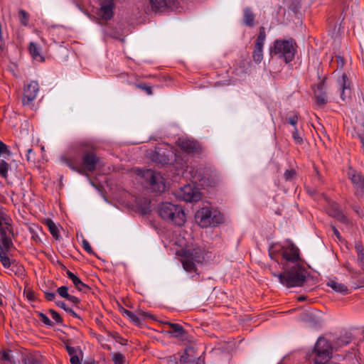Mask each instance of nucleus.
<instances>
[{
  "label": "nucleus",
  "instance_id": "f257e3e1",
  "mask_svg": "<svg viewBox=\"0 0 364 364\" xmlns=\"http://www.w3.org/2000/svg\"><path fill=\"white\" fill-rule=\"evenodd\" d=\"M282 269V273L274 274V276L278 277L280 283L288 288L302 286L309 275L303 263L284 267Z\"/></svg>",
  "mask_w": 364,
  "mask_h": 364
},
{
  "label": "nucleus",
  "instance_id": "f03ea898",
  "mask_svg": "<svg viewBox=\"0 0 364 364\" xmlns=\"http://www.w3.org/2000/svg\"><path fill=\"white\" fill-rule=\"evenodd\" d=\"M281 255L282 267L303 263L300 257L299 249L293 243L282 246L278 252L272 249L269 250V256L272 259L278 262V255Z\"/></svg>",
  "mask_w": 364,
  "mask_h": 364
},
{
  "label": "nucleus",
  "instance_id": "7ed1b4c3",
  "mask_svg": "<svg viewBox=\"0 0 364 364\" xmlns=\"http://www.w3.org/2000/svg\"><path fill=\"white\" fill-rule=\"evenodd\" d=\"M160 217L172 224L182 226L186 222V215L181 206L171 203H163L159 208Z\"/></svg>",
  "mask_w": 364,
  "mask_h": 364
},
{
  "label": "nucleus",
  "instance_id": "20e7f679",
  "mask_svg": "<svg viewBox=\"0 0 364 364\" xmlns=\"http://www.w3.org/2000/svg\"><path fill=\"white\" fill-rule=\"evenodd\" d=\"M137 176L144 180L145 184L149 188L156 193H163L166 189L164 179L160 173L151 169L142 170L135 169Z\"/></svg>",
  "mask_w": 364,
  "mask_h": 364
},
{
  "label": "nucleus",
  "instance_id": "39448f33",
  "mask_svg": "<svg viewBox=\"0 0 364 364\" xmlns=\"http://www.w3.org/2000/svg\"><path fill=\"white\" fill-rule=\"evenodd\" d=\"M295 53L296 43L293 39L275 40L273 47L270 49L272 55H277L287 63L293 60Z\"/></svg>",
  "mask_w": 364,
  "mask_h": 364
},
{
  "label": "nucleus",
  "instance_id": "423d86ee",
  "mask_svg": "<svg viewBox=\"0 0 364 364\" xmlns=\"http://www.w3.org/2000/svg\"><path fill=\"white\" fill-rule=\"evenodd\" d=\"M61 160L71 169L81 174H83L86 171H93L98 162V159L93 152H87L84 154L82 156V166L70 158L62 157Z\"/></svg>",
  "mask_w": 364,
  "mask_h": 364
},
{
  "label": "nucleus",
  "instance_id": "0eeeda50",
  "mask_svg": "<svg viewBox=\"0 0 364 364\" xmlns=\"http://www.w3.org/2000/svg\"><path fill=\"white\" fill-rule=\"evenodd\" d=\"M204 259L203 252L200 247H195L183 251L181 262L183 269L189 273L196 272V263H201Z\"/></svg>",
  "mask_w": 364,
  "mask_h": 364
},
{
  "label": "nucleus",
  "instance_id": "6e6552de",
  "mask_svg": "<svg viewBox=\"0 0 364 364\" xmlns=\"http://www.w3.org/2000/svg\"><path fill=\"white\" fill-rule=\"evenodd\" d=\"M332 346L324 338H319L312 352V359L316 364H326L331 358Z\"/></svg>",
  "mask_w": 364,
  "mask_h": 364
},
{
  "label": "nucleus",
  "instance_id": "1a4fd4ad",
  "mask_svg": "<svg viewBox=\"0 0 364 364\" xmlns=\"http://www.w3.org/2000/svg\"><path fill=\"white\" fill-rule=\"evenodd\" d=\"M177 197L186 202L198 201L201 198L198 190L189 184L180 188L177 193Z\"/></svg>",
  "mask_w": 364,
  "mask_h": 364
},
{
  "label": "nucleus",
  "instance_id": "9d476101",
  "mask_svg": "<svg viewBox=\"0 0 364 364\" xmlns=\"http://www.w3.org/2000/svg\"><path fill=\"white\" fill-rule=\"evenodd\" d=\"M176 144L188 154H199L203 151L202 146L198 141L187 138H179Z\"/></svg>",
  "mask_w": 364,
  "mask_h": 364
},
{
  "label": "nucleus",
  "instance_id": "9b49d317",
  "mask_svg": "<svg viewBox=\"0 0 364 364\" xmlns=\"http://www.w3.org/2000/svg\"><path fill=\"white\" fill-rule=\"evenodd\" d=\"M348 177L350 180L355 189V194L360 196L364 193V177L361 173L350 168L348 171Z\"/></svg>",
  "mask_w": 364,
  "mask_h": 364
},
{
  "label": "nucleus",
  "instance_id": "f8f14e48",
  "mask_svg": "<svg viewBox=\"0 0 364 364\" xmlns=\"http://www.w3.org/2000/svg\"><path fill=\"white\" fill-rule=\"evenodd\" d=\"M39 90L37 82L32 81L28 84L23 90L22 102L23 105H29L36 98Z\"/></svg>",
  "mask_w": 364,
  "mask_h": 364
},
{
  "label": "nucleus",
  "instance_id": "ddd939ff",
  "mask_svg": "<svg viewBox=\"0 0 364 364\" xmlns=\"http://www.w3.org/2000/svg\"><path fill=\"white\" fill-rule=\"evenodd\" d=\"M172 154L171 151H166L161 147H158L151 154L150 158L154 162L164 165L170 162Z\"/></svg>",
  "mask_w": 364,
  "mask_h": 364
},
{
  "label": "nucleus",
  "instance_id": "4468645a",
  "mask_svg": "<svg viewBox=\"0 0 364 364\" xmlns=\"http://www.w3.org/2000/svg\"><path fill=\"white\" fill-rule=\"evenodd\" d=\"M212 210L208 207H205L197 211L196 220L198 224L202 228L211 226L210 218Z\"/></svg>",
  "mask_w": 364,
  "mask_h": 364
},
{
  "label": "nucleus",
  "instance_id": "2eb2a0df",
  "mask_svg": "<svg viewBox=\"0 0 364 364\" xmlns=\"http://www.w3.org/2000/svg\"><path fill=\"white\" fill-rule=\"evenodd\" d=\"M326 212L328 215L335 218L338 221L342 223L347 224L348 223V218L339 210L338 205L336 203H329Z\"/></svg>",
  "mask_w": 364,
  "mask_h": 364
},
{
  "label": "nucleus",
  "instance_id": "dca6fc26",
  "mask_svg": "<svg viewBox=\"0 0 364 364\" xmlns=\"http://www.w3.org/2000/svg\"><path fill=\"white\" fill-rule=\"evenodd\" d=\"M114 1L113 0H103L100 3V14L102 18L108 20L113 16Z\"/></svg>",
  "mask_w": 364,
  "mask_h": 364
},
{
  "label": "nucleus",
  "instance_id": "f3484780",
  "mask_svg": "<svg viewBox=\"0 0 364 364\" xmlns=\"http://www.w3.org/2000/svg\"><path fill=\"white\" fill-rule=\"evenodd\" d=\"M3 225L0 227L1 237H11L13 236V228L11 219L9 216L2 217Z\"/></svg>",
  "mask_w": 364,
  "mask_h": 364
},
{
  "label": "nucleus",
  "instance_id": "a211bd4d",
  "mask_svg": "<svg viewBox=\"0 0 364 364\" xmlns=\"http://www.w3.org/2000/svg\"><path fill=\"white\" fill-rule=\"evenodd\" d=\"M316 103L319 107L324 106L327 102L326 93L324 91V82H321L317 86V90L314 92Z\"/></svg>",
  "mask_w": 364,
  "mask_h": 364
},
{
  "label": "nucleus",
  "instance_id": "6ab92c4d",
  "mask_svg": "<svg viewBox=\"0 0 364 364\" xmlns=\"http://www.w3.org/2000/svg\"><path fill=\"white\" fill-rule=\"evenodd\" d=\"M66 274L68 277L70 279H71L74 286L78 291L86 293L90 290V287L87 284L83 283L80 280V279L78 277H77L75 274H73L72 272H70V270H67Z\"/></svg>",
  "mask_w": 364,
  "mask_h": 364
},
{
  "label": "nucleus",
  "instance_id": "aec40b11",
  "mask_svg": "<svg viewBox=\"0 0 364 364\" xmlns=\"http://www.w3.org/2000/svg\"><path fill=\"white\" fill-rule=\"evenodd\" d=\"M340 83L341 98L346 101L350 97V89L349 86L348 79L346 74H343Z\"/></svg>",
  "mask_w": 364,
  "mask_h": 364
},
{
  "label": "nucleus",
  "instance_id": "412c9836",
  "mask_svg": "<svg viewBox=\"0 0 364 364\" xmlns=\"http://www.w3.org/2000/svg\"><path fill=\"white\" fill-rule=\"evenodd\" d=\"M175 0H149L153 11H161L172 6Z\"/></svg>",
  "mask_w": 364,
  "mask_h": 364
},
{
  "label": "nucleus",
  "instance_id": "4be33fe9",
  "mask_svg": "<svg viewBox=\"0 0 364 364\" xmlns=\"http://www.w3.org/2000/svg\"><path fill=\"white\" fill-rule=\"evenodd\" d=\"M355 249L357 252V264L364 273V247L360 242H356Z\"/></svg>",
  "mask_w": 364,
  "mask_h": 364
},
{
  "label": "nucleus",
  "instance_id": "5701e85b",
  "mask_svg": "<svg viewBox=\"0 0 364 364\" xmlns=\"http://www.w3.org/2000/svg\"><path fill=\"white\" fill-rule=\"evenodd\" d=\"M28 50L34 60L39 62L44 61V58L40 53V48L36 43L31 42L29 45Z\"/></svg>",
  "mask_w": 364,
  "mask_h": 364
},
{
  "label": "nucleus",
  "instance_id": "b1692460",
  "mask_svg": "<svg viewBox=\"0 0 364 364\" xmlns=\"http://www.w3.org/2000/svg\"><path fill=\"white\" fill-rule=\"evenodd\" d=\"M193 349L192 348H187L183 355H181L180 363L181 364H190L193 362Z\"/></svg>",
  "mask_w": 364,
  "mask_h": 364
},
{
  "label": "nucleus",
  "instance_id": "393cba45",
  "mask_svg": "<svg viewBox=\"0 0 364 364\" xmlns=\"http://www.w3.org/2000/svg\"><path fill=\"white\" fill-rule=\"evenodd\" d=\"M255 18V14L250 8L247 7L244 9V21L247 26L252 27L254 26Z\"/></svg>",
  "mask_w": 364,
  "mask_h": 364
},
{
  "label": "nucleus",
  "instance_id": "a878e982",
  "mask_svg": "<svg viewBox=\"0 0 364 364\" xmlns=\"http://www.w3.org/2000/svg\"><path fill=\"white\" fill-rule=\"evenodd\" d=\"M264 45L255 44L252 57L256 63H259L263 59L262 48Z\"/></svg>",
  "mask_w": 364,
  "mask_h": 364
},
{
  "label": "nucleus",
  "instance_id": "bb28decb",
  "mask_svg": "<svg viewBox=\"0 0 364 364\" xmlns=\"http://www.w3.org/2000/svg\"><path fill=\"white\" fill-rule=\"evenodd\" d=\"M328 286L332 288L336 292L345 294L348 291V288L346 286L334 280H331L328 282Z\"/></svg>",
  "mask_w": 364,
  "mask_h": 364
},
{
  "label": "nucleus",
  "instance_id": "cd10ccee",
  "mask_svg": "<svg viewBox=\"0 0 364 364\" xmlns=\"http://www.w3.org/2000/svg\"><path fill=\"white\" fill-rule=\"evenodd\" d=\"M12 246L13 242L11 237H1L0 250L1 249L5 253H8Z\"/></svg>",
  "mask_w": 364,
  "mask_h": 364
},
{
  "label": "nucleus",
  "instance_id": "c85d7f7f",
  "mask_svg": "<svg viewBox=\"0 0 364 364\" xmlns=\"http://www.w3.org/2000/svg\"><path fill=\"white\" fill-rule=\"evenodd\" d=\"M164 323L168 325L171 331L176 333L177 336H181L184 333L183 328L178 323H173L169 321H166Z\"/></svg>",
  "mask_w": 364,
  "mask_h": 364
},
{
  "label": "nucleus",
  "instance_id": "c756f323",
  "mask_svg": "<svg viewBox=\"0 0 364 364\" xmlns=\"http://www.w3.org/2000/svg\"><path fill=\"white\" fill-rule=\"evenodd\" d=\"M46 224L48 226L50 234L55 237L58 238V229L54 222L51 219H47L46 220Z\"/></svg>",
  "mask_w": 364,
  "mask_h": 364
},
{
  "label": "nucleus",
  "instance_id": "7c9ffc66",
  "mask_svg": "<svg viewBox=\"0 0 364 364\" xmlns=\"http://www.w3.org/2000/svg\"><path fill=\"white\" fill-rule=\"evenodd\" d=\"M211 221V225L215 226L218 224H220L223 222V215L217 212V211H212V215L210 218Z\"/></svg>",
  "mask_w": 364,
  "mask_h": 364
},
{
  "label": "nucleus",
  "instance_id": "2f4dec72",
  "mask_svg": "<svg viewBox=\"0 0 364 364\" xmlns=\"http://www.w3.org/2000/svg\"><path fill=\"white\" fill-rule=\"evenodd\" d=\"M9 168V164L6 163L4 160L0 161V176L6 178L7 173Z\"/></svg>",
  "mask_w": 364,
  "mask_h": 364
},
{
  "label": "nucleus",
  "instance_id": "473e14b6",
  "mask_svg": "<svg viewBox=\"0 0 364 364\" xmlns=\"http://www.w3.org/2000/svg\"><path fill=\"white\" fill-rule=\"evenodd\" d=\"M18 14H19V20H20L21 23L22 25L26 26L28 23V20H29L28 14L26 11L21 9L18 12Z\"/></svg>",
  "mask_w": 364,
  "mask_h": 364
},
{
  "label": "nucleus",
  "instance_id": "72a5a7b5",
  "mask_svg": "<svg viewBox=\"0 0 364 364\" xmlns=\"http://www.w3.org/2000/svg\"><path fill=\"white\" fill-rule=\"evenodd\" d=\"M0 260L4 267L7 268L10 267L11 262L8 257V253H5L1 249L0 250Z\"/></svg>",
  "mask_w": 364,
  "mask_h": 364
},
{
  "label": "nucleus",
  "instance_id": "f704fd0d",
  "mask_svg": "<svg viewBox=\"0 0 364 364\" xmlns=\"http://www.w3.org/2000/svg\"><path fill=\"white\" fill-rule=\"evenodd\" d=\"M265 38H266L265 29L263 26H261L259 28V32L258 36L257 38V40L255 41V43L264 45Z\"/></svg>",
  "mask_w": 364,
  "mask_h": 364
},
{
  "label": "nucleus",
  "instance_id": "c9c22d12",
  "mask_svg": "<svg viewBox=\"0 0 364 364\" xmlns=\"http://www.w3.org/2000/svg\"><path fill=\"white\" fill-rule=\"evenodd\" d=\"M56 305L63 309L66 312L70 314L73 317L78 318L77 314L70 308L67 307V305L63 301H58L56 302Z\"/></svg>",
  "mask_w": 364,
  "mask_h": 364
},
{
  "label": "nucleus",
  "instance_id": "e433bc0d",
  "mask_svg": "<svg viewBox=\"0 0 364 364\" xmlns=\"http://www.w3.org/2000/svg\"><path fill=\"white\" fill-rule=\"evenodd\" d=\"M65 346L68 353L69 354V355L70 357L77 355L78 353H81V350L79 348H75V347L70 346V344L68 343V342L65 343Z\"/></svg>",
  "mask_w": 364,
  "mask_h": 364
},
{
  "label": "nucleus",
  "instance_id": "4c0bfd02",
  "mask_svg": "<svg viewBox=\"0 0 364 364\" xmlns=\"http://www.w3.org/2000/svg\"><path fill=\"white\" fill-rule=\"evenodd\" d=\"M123 313L128 318H129L130 320L132 322H134V323L138 324L140 323V319L139 318V317L136 315H135L132 311L127 310V309H124Z\"/></svg>",
  "mask_w": 364,
  "mask_h": 364
},
{
  "label": "nucleus",
  "instance_id": "58836bf2",
  "mask_svg": "<svg viewBox=\"0 0 364 364\" xmlns=\"http://www.w3.org/2000/svg\"><path fill=\"white\" fill-rule=\"evenodd\" d=\"M112 360L114 364H124L125 357L121 353H116L113 355Z\"/></svg>",
  "mask_w": 364,
  "mask_h": 364
},
{
  "label": "nucleus",
  "instance_id": "ea45409f",
  "mask_svg": "<svg viewBox=\"0 0 364 364\" xmlns=\"http://www.w3.org/2000/svg\"><path fill=\"white\" fill-rule=\"evenodd\" d=\"M292 138L296 144L301 145L303 144V138L299 135L297 129H294L292 132Z\"/></svg>",
  "mask_w": 364,
  "mask_h": 364
},
{
  "label": "nucleus",
  "instance_id": "a19ab883",
  "mask_svg": "<svg viewBox=\"0 0 364 364\" xmlns=\"http://www.w3.org/2000/svg\"><path fill=\"white\" fill-rule=\"evenodd\" d=\"M136 87L143 91H144L147 95H151L153 94L152 87L151 86L146 85L145 84H136Z\"/></svg>",
  "mask_w": 364,
  "mask_h": 364
},
{
  "label": "nucleus",
  "instance_id": "79ce46f5",
  "mask_svg": "<svg viewBox=\"0 0 364 364\" xmlns=\"http://www.w3.org/2000/svg\"><path fill=\"white\" fill-rule=\"evenodd\" d=\"M299 117L296 114H292L287 117L286 121L291 125L295 127L298 123Z\"/></svg>",
  "mask_w": 364,
  "mask_h": 364
},
{
  "label": "nucleus",
  "instance_id": "37998d69",
  "mask_svg": "<svg viewBox=\"0 0 364 364\" xmlns=\"http://www.w3.org/2000/svg\"><path fill=\"white\" fill-rule=\"evenodd\" d=\"M57 292L61 297L66 299H68V297L70 295L68 294V288L65 286H62V287L58 288Z\"/></svg>",
  "mask_w": 364,
  "mask_h": 364
},
{
  "label": "nucleus",
  "instance_id": "c03bdc74",
  "mask_svg": "<svg viewBox=\"0 0 364 364\" xmlns=\"http://www.w3.org/2000/svg\"><path fill=\"white\" fill-rule=\"evenodd\" d=\"M48 312L50 314L52 318L54 319L57 323H61L63 322L62 317L57 311L53 309H50Z\"/></svg>",
  "mask_w": 364,
  "mask_h": 364
},
{
  "label": "nucleus",
  "instance_id": "a18cd8bd",
  "mask_svg": "<svg viewBox=\"0 0 364 364\" xmlns=\"http://www.w3.org/2000/svg\"><path fill=\"white\" fill-rule=\"evenodd\" d=\"M10 350H3L0 351V360L11 362Z\"/></svg>",
  "mask_w": 364,
  "mask_h": 364
},
{
  "label": "nucleus",
  "instance_id": "49530a36",
  "mask_svg": "<svg viewBox=\"0 0 364 364\" xmlns=\"http://www.w3.org/2000/svg\"><path fill=\"white\" fill-rule=\"evenodd\" d=\"M39 318L41 321L46 325L49 326H53V323L49 319V318L43 313H39Z\"/></svg>",
  "mask_w": 364,
  "mask_h": 364
},
{
  "label": "nucleus",
  "instance_id": "de8ad7c7",
  "mask_svg": "<svg viewBox=\"0 0 364 364\" xmlns=\"http://www.w3.org/2000/svg\"><path fill=\"white\" fill-rule=\"evenodd\" d=\"M82 246L83 247V249L88 253L91 254L92 253V248L91 247V245H90L89 242L85 240V239H83L82 241Z\"/></svg>",
  "mask_w": 364,
  "mask_h": 364
},
{
  "label": "nucleus",
  "instance_id": "09e8293b",
  "mask_svg": "<svg viewBox=\"0 0 364 364\" xmlns=\"http://www.w3.org/2000/svg\"><path fill=\"white\" fill-rule=\"evenodd\" d=\"M346 267L353 278H357L360 274V272L352 268L349 264H346Z\"/></svg>",
  "mask_w": 364,
  "mask_h": 364
},
{
  "label": "nucleus",
  "instance_id": "8fccbe9b",
  "mask_svg": "<svg viewBox=\"0 0 364 364\" xmlns=\"http://www.w3.org/2000/svg\"><path fill=\"white\" fill-rule=\"evenodd\" d=\"M4 154H9V150L7 146L0 141V156Z\"/></svg>",
  "mask_w": 364,
  "mask_h": 364
},
{
  "label": "nucleus",
  "instance_id": "3c124183",
  "mask_svg": "<svg viewBox=\"0 0 364 364\" xmlns=\"http://www.w3.org/2000/svg\"><path fill=\"white\" fill-rule=\"evenodd\" d=\"M24 364H41V363L36 358L30 357L23 360Z\"/></svg>",
  "mask_w": 364,
  "mask_h": 364
},
{
  "label": "nucleus",
  "instance_id": "603ef678",
  "mask_svg": "<svg viewBox=\"0 0 364 364\" xmlns=\"http://www.w3.org/2000/svg\"><path fill=\"white\" fill-rule=\"evenodd\" d=\"M296 172L294 170H287L284 172V177L287 180H291L295 176Z\"/></svg>",
  "mask_w": 364,
  "mask_h": 364
},
{
  "label": "nucleus",
  "instance_id": "864d4df0",
  "mask_svg": "<svg viewBox=\"0 0 364 364\" xmlns=\"http://www.w3.org/2000/svg\"><path fill=\"white\" fill-rule=\"evenodd\" d=\"M70 361L71 364H81V361L78 357V354L71 356Z\"/></svg>",
  "mask_w": 364,
  "mask_h": 364
},
{
  "label": "nucleus",
  "instance_id": "5fc2aeb1",
  "mask_svg": "<svg viewBox=\"0 0 364 364\" xmlns=\"http://www.w3.org/2000/svg\"><path fill=\"white\" fill-rule=\"evenodd\" d=\"M45 298L48 301H53L55 298V294L53 292H45Z\"/></svg>",
  "mask_w": 364,
  "mask_h": 364
},
{
  "label": "nucleus",
  "instance_id": "6e6d98bb",
  "mask_svg": "<svg viewBox=\"0 0 364 364\" xmlns=\"http://www.w3.org/2000/svg\"><path fill=\"white\" fill-rule=\"evenodd\" d=\"M67 299L75 304H77L80 302V299L77 297L72 296L70 294L69 295Z\"/></svg>",
  "mask_w": 364,
  "mask_h": 364
},
{
  "label": "nucleus",
  "instance_id": "4d7b16f0",
  "mask_svg": "<svg viewBox=\"0 0 364 364\" xmlns=\"http://www.w3.org/2000/svg\"><path fill=\"white\" fill-rule=\"evenodd\" d=\"M331 229L336 235V237L339 240H341V236L337 228L334 225H331Z\"/></svg>",
  "mask_w": 364,
  "mask_h": 364
},
{
  "label": "nucleus",
  "instance_id": "13d9d810",
  "mask_svg": "<svg viewBox=\"0 0 364 364\" xmlns=\"http://www.w3.org/2000/svg\"><path fill=\"white\" fill-rule=\"evenodd\" d=\"M26 297L28 300L33 301L35 299V294L32 291H28L26 292Z\"/></svg>",
  "mask_w": 364,
  "mask_h": 364
},
{
  "label": "nucleus",
  "instance_id": "bf43d9fd",
  "mask_svg": "<svg viewBox=\"0 0 364 364\" xmlns=\"http://www.w3.org/2000/svg\"><path fill=\"white\" fill-rule=\"evenodd\" d=\"M166 361L168 363L171 362L173 364H177V358L175 355L169 356L166 358Z\"/></svg>",
  "mask_w": 364,
  "mask_h": 364
},
{
  "label": "nucleus",
  "instance_id": "052dcab7",
  "mask_svg": "<svg viewBox=\"0 0 364 364\" xmlns=\"http://www.w3.org/2000/svg\"><path fill=\"white\" fill-rule=\"evenodd\" d=\"M27 156H26V159L28 161H30L31 160V154L33 152V149L31 148H28L27 150Z\"/></svg>",
  "mask_w": 364,
  "mask_h": 364
},
{
  "label": "nucleus",
  "instance_id": "680f3d73",
  "mask_svg": "<svg viewBox=\"0 0 364 364\" xmlns=\"http://www.w3.org/2000/svg\"><path fill=\"white\" fill-rule=\"evenodd\" d=\"M364 287V279L360 280V281L358 282V284H355V288H360V287Z\"/></svg>",
  "mask_w": 364,
  "mask_h": 364
},
{
  "label": "nucleus",
  "instance_id": "e2e57ef3",
  "mask_svg": "<svg viewBox=\"0 0 364 364\" xmlns=\"http://www.w3.org/2000/svg\"><path fill=\"white\" fill-rule=\"evenodd\" d=\"M195 364H204V361L200 358H198Z\"/></svg>",
  "mask_w": 364,
  "mask_h": 364
},
{
  "label": "nucleus",
  "instance_id": "0e129e2a",
  "mask_svg": "<svg viewBox=\"0 0 364 364\" xmlns=\"http://www.w3.org/2000/svg\"><path fill=\"white\" fill-rule=\"evenodd\" d=\"M305 299H306V297L304 296H300L298 297V301H304Z\"/></svg>",
  "mask_w": 364,
  "mask_h": 364
},
{
  "label": "nucleus",
  "instance_id": "69168bd1",
  "mask_svg": "<svg viewBox=\"0 0 364 364\" xmlns=\"http://www.w3.org/2000/svg\"><path fill=\"white\" fill-rule=\"evenodd\" d=\"M6 215H2V216H0V227L3 225V220H2V217H6Z\"/></svg>",
  "mask_w": 364,
  "mask_h": 364
},
{
  "label": "nucleus",
  "instance_id": "338daca9",
  "mask_svg": "<svg viewBox=\"0 0 364 364\" xmlns=\"http://www.w3.org/2000/svg\"><path fill=\"white\" fill-rule=\"evenodd\" d=\"M126 341H127L126 340L122 339V338H120V340L119 341V342L120 343H122V344H125V342H126Z\"/></svg>",
  "mask_w": 364,
  "mask_h": 364
},
{
  "label": "nucleus",
  "instance_id": "774afa93",
  "mask_svg": "<svg viewBox=\"0 0 364 364\" xmlns=\"http://www.w3.org/2000/svg\"><path fill=\"white\" fill-rule=\"evenodd\" d=\"M0 49L3 50V42H2V38L1 39L0 41Z\"/></svg>",
  "mask_w": 364,
  "mask_h": 364
}]
</instances>
